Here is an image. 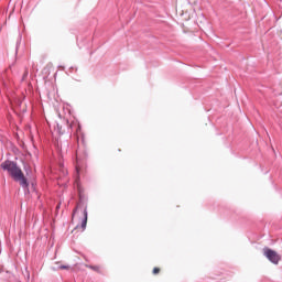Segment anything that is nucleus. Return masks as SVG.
Here are the masks:
<instances>
[{
	"label": "nucleus",
	"instance_id": "4",
	"mask_svg": "<svg viewBox=\"0 0 282 282\" xmlns=\"http://www.w3.org/2000/svg\"><path fill=\"white\" fill-rule=\"evenodd\" d=\"M90 270H94L95 272H100V267L98 265H88Z\"/></svg>",
	"mask_w": 282,
	"mask_h": 282
},
{
	"label": "nucleus",
	"instance_id": "3",
	"mask_svg": "<svg viewBox=\"0 0 282 282\" xmlns=\"http://www.w3.org/2000/svg\"><path fill=\"white\" fill-rule=\"evenodd\" d=\"M87 228V209H84V219L82 220V229Z\"/></svg>",
	"mask_w": 282,
	"mask_h": 282
},
{
	"label": "nucleus",
	"instance_id": "6",
	"mask_svg": "<svg viewBox=\"0 0 282 282\" xmlns=\"http://www.w3.org/2000/svg\"><path fill=\"white\" fill-rule=\"evenodd\" d=\"M153 274H160V268H154L153 269Z\"/></svg>",
	"mask_w": 282,
	"mask_h": 282
},
{
	"label": "nucleus",
	"instance_id": "7",
	"mask_svg": "<svg viewBox=\"0 0 282 282\" xmlns=\"http://www.w3.org/2000/svg\"><path fill=\"white\" fill-rule=\"evenodd\" d=\"M78 210V207H76L73 212V215H76V212Z\"/></svg>",
	"mask_w": 282,
	"mask_h": 282
},
{
	"label": "nucleus",
	"instance_id": "2",
	"mask_svg": "<svg viewBox=\"0 0 282 282\" xmlns=\"http://www.w3.org/2000/svg\"><path fill=\"white\" fill-rule=\"evenodd\" d=\"M263 256L274 265H279V261H281L279 253L268 247L263 248Z\"/></svg>",
	"mask_w": 282,
	"mask_h": 282
},
{
	"label": "nucleus",
	"instance_id": "5",
	"mask_svg": "<svg viewBox=\"0 0 282 282\" xmlns=\"http://www.w3.org/2000/svg\"><path fill=\"white\" fill-rule=\"evenodd\" d=\"M59 270H69V265H59Z\"/></svg>",
	"mask_w": 282,
	"mask_h": 282
},
{
	"label": "nucleus",
	"instance_id": "1",
	"mask_svg": "<svg viewBox=\"0 0 282 282\" xmlns=\"http://www.w3.org/2000/svg\"><path fill=\"white\" fill-rule=\"evenodd\" d=\"M0 169L2 171H7L9 175L14 180V182H18L22 188H29L30 183L28 182V178L25 177V174H23V171L17 162L7 160L0 164Z\"/></svg>",
	"mask_w": 282,
	"mask_h": 282
}]
</instances>
